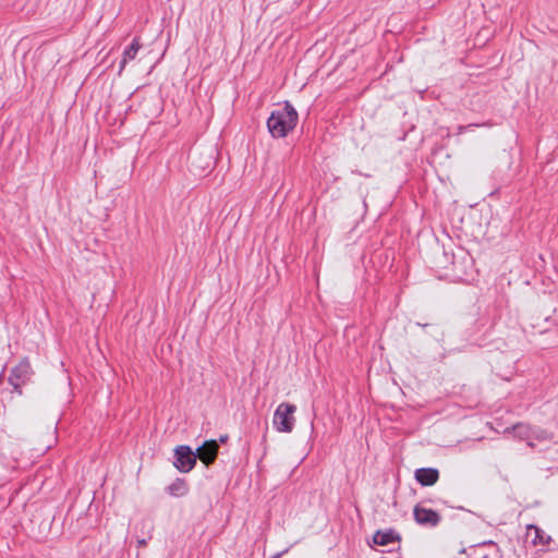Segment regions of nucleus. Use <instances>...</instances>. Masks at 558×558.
<instances>
[{
	"label": "nucleus",
	"instance_id": "obj_9",
	"mask_svg": "<svg viewBox=\"0 0 558 558\" xmlns=\"http://www.w3.org/2000/svg\"><path fill=\"white\" fill-rule=\"evenodd\" d=\"M401 536L392 529L378 530L373 536V543L378 546H387L393 542H400Z\"/></svg>",
	"mask_w": 558,
	"mask_h": 558
},
{
	"label": "nucleus",
	"instance_id": "obj_2",
	"mask_svg": "<svg viewBox=\"0 0 558 558\" xmlns=\"http://www.w3.org/2000/svg\"><path fill=\"white\" fill-rule=\"evenodd\" d=\"M295 411L296 407L294 404L288 402L280 403L274 413V428L279 433H291L295 425Z\"/></svg>",
	"mask_w": 558,
	"mask_h": 558
},
{
	"label": "nucleus",
	"instance_id": "obj_8",
	"mask_svg": "<svg viewBox=\"0 0 558 558\" xmlns=\"http://www.w3.org/2000/svg\"><path fill=\"white\" fill-rule=\"evenodd\" d=\"M415 480L422 486H432L439 478V471L435 468H421L415 471Z\"/></svg>",
	"mask_w": 558,
	"mask_h": 558
},
{
	"label": "nucleus",
	"instance_id": "obj_16",
	"mask_svg": "<svg viewBox=\"0 0 558 558\" xmlns=\"http://www.w3.org/2000/svg\"><path fill=\"white\" fill-rule=\"evenodd\" d=\"M227 439H228V436H221V437H220V441H221V442H225Z\"/></svg>",
	"mask_w": 558,
	"mask_h": 558
},
{
	"label": "nucleus",
	"instance_id": "obj_15",
	"mask_svg": "<svg viewBox=\"0 0 558 558\" xmlns=\"http://www.w3.org/2000/svg\"><path fill=\"white\" fill-rule=\"evenodd\" d=\"M146 545V541L145 539H140L138 541V546H145Z\"/></svg>",
	"mask_w": 558,
	"mask_h": 558
},
{
	"label": "nucleus",
	"instance_id": "obj_12",
	"mask_svg": "<svg viewBox=\"0 0 558 558\" xmlns=\"http://www.w3.org/2000/svg\"><path fill=\"white\" fill-rule=\"evenodd\" d=\"M513 432L515 436H518L521 439H525L530 435V427L523 423H519L513 425Z\"/></svg>",
	"mask_w": 558,
	"mask_h": 558
},
{
	"label": "nucleus",
	"instance_id": "obj_13",
	"mask_svg": "<svg viewBox=\"0 0 558 558\" xmlns=\"http://www.w3.org/2000/svg\"><path fill=\"white\" fill-rule=\"evenodd\" d=\"M480 126V124H469V125H459L458 126V134H462L468 130H473L474 128Z\"/></svg>",
	"mask_w": 558,
	"mask_h": 558
},
{
	"label": "nucleus",
	"instance_id": "obj_3",
	"mask_svg": "<svg viewBox=\"0 0 558 558\" xmlns=\"http://www.w3.org/2000/svg\"><path fill=\"white\" fill-rule=\"evenodd\" d=\"M33 371L27 357H24L20 363L11 369L8 381L13 387V391L22 395V387L26 385L32 377Z\"/></svg>",
	"mask_w": 558,
	"mask_h": 558
},
{
	"label": "nucleus",
	"instance_id": "obj_10",
	"mask_svg": "<svg viewBox=\"0 0 558 558\" xmlns=\"http://www.w3.org/2000/svg\"><path fill=\"white\" fill-rule=\"evenodd\" d=\"M187 490L186 482L182 478H177L167 487V492L174 497H182L187 494Z\"/></svg>",
	"mask_w": 558,
	"mask_h": 558
},
{
	"label": "nucleus",
	"instance_id": "obj_17",
	"mask_svg": "<svg viewBox=\"0 0 558 558\" xmlns=\"http://www.w3.org/2000/svg\"><path fill=\"white\" fill-rule=\"evenodd\" d=\"M490 544H494L493 541H488V542H484L483 545H490Z\"/></svg>",
	"mask_w": 558,
	"mask_h": 558
},
{
	"label": "nucleus",
	"instance_id": "obj_6",
	"mask_svg": "<svg viewBox=\"0 0 558 558\" xmlns=\"http://www.w3.org/2000/svg\"><path fill=\"white\" fill-rule=\"evenodd\" d=\"M219 445L216 440L205 441L196 450V459H199L206 465L211 464L217 457Z\"/></svg>",
	"mask_w": 558,
	"mask_h": 558
},
{
	"label": "nucleus",
	"instance_id": "obj_4",
	"mask_svg": "<svg viewBox=\"0 0 558 558\" xmlns=\"http://www.w3.org/2000/svg\"><path fill=\"white\" fill-rule=\"evenodd\" d=\"M174 458V466L183 473L190 472L196 463L195 453L192 451L191 447L186 445H181L175 448Z\"/></svg>",
	"mask_w": 558,
	"mask_h": 558
},
{
	"label": "nucleus",
	"instance_id": "obj_7",
	"mask_svg": "<svg viewBox=\"0 0 558 558\" xmlns=\"http://www.w3.org/2000/svg\"><path fill=\"white\" fill-rule=\"evenodd\" d=\"M526 539H529L534 546H546L551 542V537L546 535L545 532L535 524H529L526 526Z\"/></svg>",
	"mask_w": 558,
	"mask_h": 558
},
{
	"label": "nucleus",
	"instance_id": "obj_5",
	"mask_svg": "<svg viewBox=\"0 0 558 558\" xmlns=\"http://www.w3.org/2000/svg\"><path fill=\"white\" fill-rule=\"evenodd\" d=\"M415 521L422 525L436 526L440 522V515L433 509L415 506L413 510Z\"/></svg>",
	"mask_w": 558,
	"mask_h": 558
},
{
	"label": "nucleus",
	"instance_id": "obj_11",
	"mask_svg": "<svg viewBox=\"0 0 558 558\" xmlns=\"http://www.w3.org/2000/svg\"><path fill=\"white\" fill-rule=\"evenodd\" d=\"M140 48H141V44H140V41L135 38V39L133 40V43L131 44V46H130L129 48H126V49L124 50V52H123V57H122L121 64H120V71H122V70L124 69L125 64H126L129 61L133 60V59L136 57V54H137V52H138Z\"/></svg>",
	"mask_w": 558,
	"mask_h": 558
},
{
	"label": "nucleus",
	"instance_id": "obj_1",
	"mask_svg": "<svg viewBox=\"0 0 558 558\" xmlns=\"http://www.w3.org/2000/svg\"><path fill=\"white\" fill-rule=\"evenodd\" d=\"M298 112L288 101L274 110L267 120L269 133L275 138L286 137L296 125Z\"/></svg>",
	"mask_w": 558,
	"mask_h": 558
},
{
	"label": "nucleus",
	"instance_id": "obj_14",
	"mask_svg": "<svg viewBox=\"0 0 558 558\" xmlns=\"http://www.w3.org/2000/svg\"><path fill=\"white\" fill-rule=\"evenodd\" d=\"M289 549H284L280 553H277L275 555H272L270 558H281L282 555H284L286 553H288Z\"/></svg>",
	"mask_w": 558,
	"mask_h": 558
}]
</instances>
